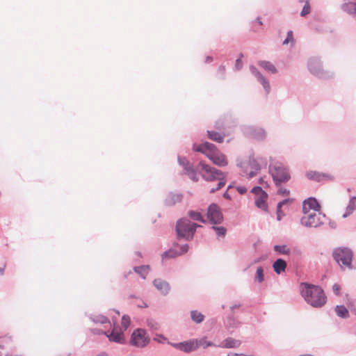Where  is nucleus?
Instances as JSON below:
<instances>
[{"mask_svg":"<svg viewBox=\"0 0 356 356\" xmlns=\"http://www.w3.org/2000/svg\"><path fill=\"white\" fill-rule=\"evenodd\" d=\"M300 222L305 227H316L323 223L325 216L321 212V206L314 197L305 200L302 203Z\"/></svg>","mask_w":356,"mask_h":356,"instance_id":"1","label":"nucleus"},{"mask_svg":"<svg viewBox=\"0 0 356 356\" xmlns=\"http://www.w3.org/2000/svg\"><path fill=\"white\" fill-rule=\"evenodd\" d=\"M300 291L305 300L314 307H321L327 302V298L323 290L318 286L301 283Z\"/></svg>","mask_w":356,"mask_h":356,"instance_id":"2","label":"nucleus"},{"mask_svg":"<svg viewBox=\"0 0 356 356\" xmlns=\"http://www.w3.org/2000/svg\"><path fill=\"white\" fill-rule=\"evenodd\" d=\"M193 149L195 152L204 154L212 163L216 165L222 167L227 165L226 156L221 153L212 143L204 142L202 144H194Z\"/></svg>","mask_w":356,"mask_h":356,"instance_id":"3","label":"nucleus"},{"mask_svg":"<svg viewBox=\"0 0 356 356\" xmlns=\"http://www.w3.org/2000/svg\"><path fill=\"white\" fill-rule=\"evenodd\" d=\"M198 166L201 175L207 181H217V186L211 188V193L216 192L225 185V175L222 172L204 162H200Z\"/></svg>","mask_w":356,"mask_h":356,"instance_id":"4","label":"nucleus"},{"mask_svg":"<svg viewBox=\"0 0 356 356\" xmlns=\"http://www.w3.org/2000/svg\"><path fill=\"white\" fill-rule=\"evenodd\" d=\"M200 225L192 223L189 220L183 218L179 220L176 226V230L179 238L191 239L195 232L196 228Z\"/></svg>","mask_w":356,"mask_h":356,"instance_id":"5","label":"nucleus"},{"mask_svg":"<svg viewBox=\"0 0 356 356\" xmlns=\"http://www.w3.org/2000/svg\"><path fill=\"white\" fill-rule=\"evenodd\" d=\"M269 171L276 185L282 182H286L290 179L288 170L280 162H275L270 164Z\"/></svg>","mask_w":356,"mask_h":356,"instance_id":"6","label":"nucleus"},{"mask_svg":"<svg viewBox=\"0 0 356 356\" xmlns=\"http://www.w3.org/2000/svg\"><path fill=\"white\" fill-rule=\"evenodd\" d=\"M332 255L341 269L351 268L353 253L350 250L339 248L334 250Z\"/></svg>","mask_w":356,"mask_h":356,"instance_id":"7","label":"nucleus"},{"mask_svg":"<svg viewBox=\"0 0 356 356\" xmlns=\"http://www.w3.org/2000/svg\"><path fill=\"white\" fill-rule=\"evenodd\" d=\"M149 340L146 331L143 329L138 328L132 332L129 343L136 348H143L149 343Z\"/></svg>","mask_w":356,"mask_h":356,"instance_id":"8","label":"nucleus"},{"mask_svg":"<svg viewBox=\"0 0 356 356\" xmlns=\"http://www.w3.org/2000/svg\"><path fill=\"white\" fill-rule=\"evenodd\" d=\"M251 191L255 195L256 206L264 211H267L268 194L259 186L254 187Z\"/></svg>","mask_w":356,"mask_h":356,"instance_id":"9","label":"nucleus"},{"mask_svg":"<svg viewBox=\"0 0 356 356\" xmlns=\"http://www.w3.org/2000/svg\"><path fill=\"white\" fill-rule=\"evenodd\" d=\"M188 250V246L186 244L182 245L175 244L169 250L162 254V260L176 258L187 252Z\"/></svg>","mask_w":356,"mask_h":356,"instance_id":"10","label":"nucleus"},{"mask_svg":"<svg viewBox=\"0 0 356 356\" xmlns=\"http://www.w3.org/2000/svg\"><path fill=\"white\" fill-rule=\"evenodd\" d=\"M110 341L124 343L126 342L125 337L121 327L114 325L111 332H105Z\"/></svg>","mask_w":356,"mask_h":356,"instance_id":"11","label":"nucleus"},{"mask_svg":"<svg viewBox=\"0 0 356 356\" xmlns=\"http://www.w3.org/2000/svg\"><path fill=\"white\" fill-rule=\"evenodd\" d=\"M207 218L211 222L214 224L220 223L222 222V214L216 204H212L209 207Z\"/></svg>","mask_w":356,"mask_h":356,"instance_id":"12","label":"nucleus"},{"mask_svg":"<svg viewBox=\"0 0 356 356\" xmlns=\"http://www.w3.org/2000/svg\"><path fill=\"white\" fill-rule=\"evenodd\" d=\"M172 346L175 348L186 353H190L197 350V342L195 339L181 343H174Z\"/></svg>","mask_w":356,"mask_h":356,"instance_id":"13","label":"nucleus"},{"mask_svg":"<svg viewBox=\"0 0 356 356\" xmlns=\"http://www.w3.org/2000/svg\"><path fill=\"white\" fill-rule=\"evenodd\" d=\"M244 168L249 178L253 177L261 169L260 165L254 159H250L248 163L245 164Z\"/></svg>","mask_w":356,"mask_h":356,"instance_id":"14","label":"nucleus"},{"mask_svg":"<svg viewBox=\"0 0 356 356\" xmlns=\"http://www.w3.org/2000/svg\"><path fill=\"white\" fill-rule=\"evenodd\" d=\"M154 285L161 293L164 295L167 294L170 289L169 283L161 279L154 280Z\"/></svg>","mask_w":356,"mask_h":356,"instance_id":"15","label":"nucleus"},{"mask_svg":"<svg viewBox=\"0 0 356 356\" xmlns=\"http://www.w3.org/2000/svg\"><path fill=\"white\" fill-rule=\"evenodd\" d=\"M307 177L311 180L321 181L325 179H330V176L327 174L321 173L316 171H309L307 173Z\"/></svg>","mask_w":356,"mask_h":356,"instance_id":"16","label":"nucleus"},{"mask_svg":"<svg viewBox=\"0 0 356 356\" xmlns=\"http://www.w3.org/2000/svg\"><path fill=\"white\" fill-rule=\"evenodd\" d=\"M273 268L274 271L279 275L285 271L286 268V263L283 259H278L274 262Z\"/></svg>","mask_w":356,"mask_h":356,"instance_id":"17","label":"nucleus"},{"mask_svg":"<svg viewBox=\"0 0 356 356\" xmlns=\"http://www.w3.org/2000/svg\"><path fill=\"white\" fill-rule=\"evenodd\" d=\"M259 65L265 70L270 73L275 74L277 72V69L275 65L269 61L261 60L259 62Z\"/></svg>","mask_w":356,"mask_h":356,"instance_id":"18","label":"nucleus"},{"mask_svg":"<svg viewBox=\"0 0 356 356\" xmlns=\"http://www.w3.org/2000/svg\"><path fill=\"white\" fill-rule=\"evenodd\" d=\"M241 345V342L238 340L228 338L222 342V347L227 348H237Z\"/></svg>","mask_w":356,"mask_h":356,"instance_id":"19","label":"nucleus"},{"mask_svg":"<svg viewBox=\"0 0 356 356\" xmlns=\"http://www.w3.org/2000/svg\"><path fill=\"white\" fill-rule=\"evenodd\" d=\"M343 9L348 13H356V0H347L343 5Z\"/></svg>","mask_w":356,"mask_h":356,"instance_id":"20","label":"nucleus"},{"mask_svg":"<svg viewBox=\"0 0 356 356\" xmlns=\"http://www.w3.org/2000/svg\"><path fill=\"white\" fill-rule=\"evenodd\" d=\"M208 138L213 141L218 143H222L224 136L220 133L214 131H208Z\"/></svg>","mask_w":356,"mask_h":356,"instance_id":"21","label":"nucleus"},{"mask_svg":"<svg viewBox=\"0 0 356 356\" xmlns=\"http://www.w3.org/2000/svg\"><path fill=\"white\" fill-rule=\"evenodd\" d=\"M191 316L192 320L196 323H200L204 319V315L202 313L197 312V310L191 311Z\"/></svg>","mask_w":356,"mask_h":356,"instance_id":"22","label":"nucleus"},{"mask_svg":"<svg viewBox=\"0 0 356 356\" xmlns=\"http://www.w3.org/2000/svg\"><path fill=\"white\" fill-rule=\"evenodd\" d=\"M335 312L338 316L341 318H347L348 317L349 312L348 310L343 305L337 306L335 309Z\"/></svg>","mask_w":356,"mask_h":356,"instance_id":"23","label":"nucleus"},{"mask_svg":"<svg viewBox=\"0 0 356 356\" xmlns=\"http://www.w3.org/2000/svg\"><path fill=\"white\" fill-rule=\"evenodd\" d=\"M195 340L197 342V349L200 347L206 348L213 345L211 342L207 341L206 338L195 339Z\"/></svg>","mask_w":356,"mask_h":356,"instance_id":"24","label":"nucleus"},{"mask_svg":"<svg viewBox=\"0 0 356 356\" xmlns=\"http://www.w3.org/2000/svg\"><path fill=\"white\" fill-rule=\"evenodd\" d=\"M300 3H305L303 8L300 13L302 17H305L308 15L311 11V7L309 5V0H299Z\"/></svg>","mask_w":356,"mask_h":356,"instance_id":"25","label":"nucleus"},{"mask_svg":"<svg viewBox=\"0 0 356 356\" xmlns=\"http://www.w3.org/2000/svg\"><path fill=\"white\" fill-rule=\"evenodd\" d=\"M134 270L137 273L143 277V278L145 279L146 275H147L149 270V268L148 266H139V267H136L134 268Z\"/></svg>","mask_w":356,"mask_h":356,"instance_id":"26","label":"nucleus"},{"mask_svg":"<svg viewBox=\"0 0 356 356\" xmlns=\"http://www.w3.org/2000/svg\"><path fill=\"white\" fill-rule=\"evenodd\" d=\"M188 216L193 220H197V221H200V222H204V220L203 217L202 216V215H201V213L200 212L194 211H190L188 212Z\"/></svg>","mask_w":356,"mask_h":356,"instance_id":"27","label":"nucleus"},{"mask_svg":"<svg viewBox=\"0 0 356 356\" xmlns=\"http://www.w3.org/2000/svg\"><path fill=\"white\" fill-rule=\"evenodd\" d=\"M275 251L284 254H289L290 252V250L287 248L286 245H275L274 246Z\"/></svg>","mask_w":356,"mask_h":356,"instance_id":"28","label":"nucleus"},{"mask_svg":"<svg viewBox=\"0 0 356 356\" xmlns=\"http://www.w3.org/2000/svg\"><path fill=\"white\" fill-rule=\"evenodd\" d=\"M257 74L258 76V79L259 81L262 83L264 86V88L266 89V92H268L270 90V86L268 81L266 80V79L261 74L260 72H257Z\"/></svg>","mask_w":356,"mask_h":356,"instance_id":"29","label":"nucleus"},{"mask_svg":"<svg viewBox=\"0 0 356 356\" xmlns=\"http://www.w3.org/2000/svg\"><path fill=\"white\" fill-rule=\"evenodd\" d=\"M121 323H122V327L124 328V330H126L131 323L130 317L127 315H124L122 317Z\"/></svg>","mask_w":356,"mask_h":356,"instance_id":"30","label":"nucleus"},{"mask_svg":"<svg viewBox=\"0 0 356 356\" xmlns=\"http://www.w3.org/2000/svg\"><path fill=\"white\" fill-rule=\"evenodd\" d=\"M213 229L219 236L224 237L226 234L227 230L223 227H213Z\"/></svg>","mask_w":356,"mask_h":356,"instance_id":"31","label":"nucleus"},{"mask_svg":"<svg viewBox=\"0 0 356 356\" xmlns=\"http://www.w3.org/2000/svg\"><path fill=\"white\" fill-rule=\"evenodd\" d=\"M256 278L259 282L264 280V271L261 267H259L257 269Z\"/></svg>","mask_w":356,"mask_h":356,"instance_id":"32","label":"nucleus"},{"mask_svg":"<svg viewBox=\"0 0 356 356\" xmlns=\"http://www.w3.org/2000/svg\"><path fill=\"white\" fill-rule=\"evenodd\" d=\"M293 42V31H289L287 33L286 38L283 42V44H287L289 42Z\"/></svg>","mask_w":356,"mask_h":356,"instance_id":"33","label":"nucleus"},{"mask_svg":"<svg viewBox=\"0 0 356 356\" xmlns=\"http://www.w3.org/2000/svg\"><path fill=\"white\" fill-rule=\"evenodd\" d=\"M277 193L282 196H288L289 195V191L284 188H280L277 191Z\"/></svg>","mask_w":356,"mask_h":356,"instance_id":"34","label":"nucleus"},{"mask_svg":"<svg viewBox=\"0 0 356 356\" xmlns=\"http://www.w3.org/2000/svg\"><path fill=\"white\" fill-rule=\"evenodd\" d=\"M341 286L338 284H334L332 286V291L334 294L340 295Z\"/></svg>","mask_w":356,"mask_h":356,"instance_id":"35","label":"nucleus"},{"mask_svg":"<svg viewBox=\"0 0 356 356\" xmlns=\"http://www.w3.org/2000/svg\"><path fill=\"white\" fill-rule=\"evenodd\" d=\"M148 325L154 330H157L159 327V324L156 322L153 321H149Z\"/></svg>","mask_w":356,"mask_h":356,"instance_id":"36","label":"nucleus"},{"mask_svg":"<svg viewBox=\"0 0 356 356\" xmlns=\"http://www.w3.org/2000/svg\"><path fill=\"white\" fill-rule=\"evenodd\" d=\"M227 356H256L254 355H245V354H243V353H229Z\"/></svg>","mask_w":356,"mask_h":356,"instance_id":"37","label":"nucleus"},{"mask_svg":"<svg viewBox=\"0 0 356 356\" xmlns=\"http://www.w3.org/2000/svg\"><path fill=\"white\" fill-rule=\"evenodd\" d=\"M242 67V61L241 58H238L236 61V68L240 70Z\"/></svg>","mask_w":356,"mask_h":356,"instance_id":"38","label":"nucleus"},{"mask_svg":"<svg viewBox=\"0 0 356 356\" xmlns=\"http://www.w3.org/2000/svg\"><path fill=\"white\" fill-rule=\"evenodd\" d=\"M97 322L100 323H106L108 321V319L105 316H101L99 320H97Z\"/></svg>","mask_w":356,"mask_h":356,"instance_id":"39","label":"nucleus"},{"mask_svg":"<svg viewBox=\"0 0 356 356\" xmlns=\"http://www.w3.org/2000/svg\"><path fill=\"white\" fill-rule=\"evenodd\" d=\"M237 191L241 193V194H244L245 193H246L247 190L245 187H238L237 188Z\"/></svg>","mask_w":356,"mask_h":356,"instance_id":"40","label":"nucleus"},{"mask_svg":"<svg viewBox=\"0 0 356 356\" xmlns=\"http://www.w3.org/2000/svg\"><path fill=\"white\" fill-rule=\"evenodd\" d=\"M259 183L263 185L264 186H268V184L264 181V178H261L259 179Z\"/></svg>","mask_w":356,"mask_h":356,"instance_id":"41","label":"nucleus"},{"mask_svg":"<svg viewBox=\"0 0 356 356\" xmlns=\"http://www.w3.org/2000/svg\"><path fill=\"white\" fill-rule=\"evenodd\" d=\"M96 356H108V354L106 352H102L97 355Z\"/></svg>","mask_w":356,"mask_h":356,"instance_id":"42","label":"nucleus"},{"mask_svg":"<svg viewBox=\"0 0 356 356\" xmlns=\"http://www.w3.org/2000/svg\"><path fill=\"white\" fill-rule=\"evenodd\" d=\"M351 204L353 206V207H356V197L353 198V200H352V202H351Z\"/></svg>","mask_w":356,"mask_h":356,"instance_id":"43","label":"nucleus"},{"mask_svg":"<svg viewBox=\"0 0 356 356\" xmlns=\"http://www.w3.org/2000/svg\"><path fill=\"white\" fill-rule=\"evenodd\" d=\"M286 202V200H284V201L280 202L277 205L278 209H280Z\"/></svg>","mask_w":356,"mask_h":356,"instance_id":"44","label":"nucleus"},{"mask_svg":"<svg viewBox=\"0 0 356 356\" xmlns=\"http://www.w3.org/2000/svg\"><path fill=\"white\" fill-rule=\"evenodd\" d=\"M314 64H315V63H314V62H312V63H310V70H311L312 72H315L314 71V70H313V65H314Z\"/></svg>","mask_w":356,"mask_h":356,"instance_id":"45","label":"nucleus"},{"mask_svg":"<svg viewBox=\"0 0 356 356\" xmlns=\"http://www.w3.org/2000/svg\"><path fill=\"white\" fill-rule=\"evenodd\" d=\"M300 356H316V355H312V354H305V355H301Z\"/></svg>","mask_w":356,"mask_h":356,"instance_id":"46","label":"nucleus"},{"mask_svg":"<svg viewBox=\"0 0 356 356\" xmlns=\"http://www.w3.org/2000/svg\"><path fill=\"white\" fill-rule=\"evenodd\" d=\"M258 23L260 24V25H262V22L260 20V19H258Z\"/></svg>","mask_w":356,"mask_h":356,"instance_id":"47","label":"nucleus"},{"mask_svg":"<svg viewBox=\"0 0 356 356\" xmlns=\"http://www.w3.org/2000/svg\"><path fill=\"white\" fill-rule=\"evenodd\" d=\"M224 197L228 198L229 197L228 194L227 193H225L224 194Z\"/></svg>","mask_w":356,"mask_h":356,"instance_id":"48","label":"nucleus"},{"mask_svg":"<svg viewBox=\"0 0 356 356\" xmlns=\"http://www.w3.org/2000/svg\"><path fill=\"white\" fill-rule=\"evenodd\" d=\"M0 348H1V346H0Z\"/></svg>","mask_w":356,"mask_h":356,"instance_id":"49","label":"nucleus"}]
</instances>
